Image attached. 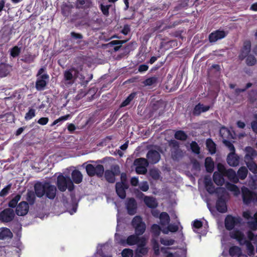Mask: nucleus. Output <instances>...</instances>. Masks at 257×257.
<instances>
[{"label": "nucleus", "mask_w": 257, "mask_h": 257, "mask_svg": "<svg viewBox=\"0 0 257 257\" xmlns=\"http://www.w3.org/2000/svg\"><path fill=\"white\" fill-rule=\"evenodd\" d=\"M70 117V114H67L62 116L60 117L59 118L56 119L53 121V122L51 124V126H53L55 125H57L58 126L61 125V124L65 120H67Z\"/></svg>", "instance_id": "obj_38"}, {"label": "nucleus", "mask_w": 257, "mask_h": 257, "mask_svg": "<svg viewBox=\"0 0 257 257\" xmlns=\"http://www.w3.org/2000/svg\"><path fill=\"white\" fill-rule=\"evenodd\" d=\"M21 195L20 194L16 195L9 202V206L11 208H15L16 207L18 202L20 200Z\"/></svg>", "instance_id": "obj_40"}, {"label": "nucleus", "mask_w": 257, "mask_h": 257, "mask_svg": "<svg viewBox=\"0 0 257 257\" xmlns=\"http://www.w3.org/2000/svg\"><path fill=\"white\" fill-rule=\"evenodd\" d=\"M193 227L194 228V231L197 233H199L198 231V229L200 228L202 226V222L198 220H195L193 223Z\"/></svg>", "instance_id": "obj_53"}, {"label": "nucleus", "mask_w": 257, "mask_h": 257, "mask_svg": "<svg viewBox=\"0 0 257 257\" xmlns=\"http://www.w3.org/2000/svg\"><path fill=\"white\" fill-rule=\"evenodd\" d=\"M167 228L162 229V232L164 234H168L169 232H175L178 231L179 227L178 225L176 224H168Z\"/></svg>", "instance_id": "obj_36"}, {"label": "nucleus", "mask_w": 257, "mask_h": 257, "mask_svg": "<svg viewBox=\"0 0 257 257\" xmlns=\"http://www.w3.org/2000/svg\"><path fill=\"white\" fill-rule=\"evenodd\" d=\"M146 244H138V247L136 249V257H142L148 252V248L145 247Z\"/></svg>", "instance_id": "obj_30"}, {"label": "nucleus", "mask_w": 257, "mask_h": 257, "mask_svg": "<svg viewBox=\"0 0 257 257\" xmlns=\"http://www.w3.org/2000/svg\"><path fill=\"white\" fill-rule=\"evenodd\" d=\"M122 257H132L133 256V251L129 248L124 249L121 252Z\"/></svg>", "instance_id": "obj_54"}, {"label": "nucleus", "mask_w": 257, "mask_h": 257, "mask_svg": "<svg viewBox=\"0 0 257 257\" xmlns=\"http://www.w3.org/2000/svg\"><path fill=\"white\" fill-rule=\"evenodd\" d=\"M217 168L218 170L217 172L224 176L225 172L227 171L224 166L221 163H218L217 164Z\"/></svg>", "instance_id": "obj_59"}, {"label": "nucleus", "mask_w": 257, "mask_h": 257, "mask_svg": "<svg viewBox=\"0 0 257 257\" xmlns=\"http://www.w3.org/2000/svg\"><path fill=\"white\" fill-rule=\"evenodd\" d=\"M229 253L231 257L239 256L241 254V250L239 247L233 246L229 248Z\"/></svg>", "instance_id": "obj_34"}, {"label": "nucleus", "mask_w": 257, "mask_h": 257, "mask_svg": "<svg viewBox=\"0 0 257 257\" xmlns=\"http://www.w3.org/2000/svg\"><path fill=\"white\" fill-rule=\"evenodd\" d=\"M35 196L32 191H29L27 194V200L30 204H33L35 202Z\"/></svg>", "instance_id": "obj_49"}, {"label": "nucleus", "mask_w": 257, "mask_h": 257, "mask_svg": "<svg viewBox=\"0 0 257 257\" xmlns=\"http://www.w3.org/2000/svg\"><path fill=\"white\" fill-rule=\"evenodd\" d=\"M247 235L249 240H246L244 235L240 231L233 230L230 233V236L236 239L241 245H246L247 253L248 255L251 256L254 254V247L250 242L256 245L257 252V234L254 235L251 231H248Z\"/></svg>", "instance_id": "obj_1"}, {"label": "nucleus", "mask_w": 257, "mask_h": 257, "mask_svg": "<svg viewBox=\"0 0 257 257\" xmlns=\"http://www.w3.org/2000/svg\"><path fill=\"white\" fill-rule=\"evenodd\" d=\"M11 187V185L9 184L6 186L4 188H3L1 191L0 192V196H6L9 192Z\"/></svg>", "instance_id": "obj_60"}, {"label": "nucleus", "mask_w": 257, "mask_h": 257, "mask_svg": "<svg viewBox=\"0 0 257 257\" xmlns=\"http://www.w3.org/2000/svg\"><path fill=\"white\" fill-rule=\"evenodd\" d=\"M209 109V106H204L203 104H198L195 106L194 109L193 113L196 115H198L201 112L208 110Z\"/></svg>", "instance_id": "obj_33"}, {"label": "nucleus", "mask_w": 257, "mask_h": 257, "mask_svg": "<svg viewBox=\"0 0 257 257\" xmlns=\"http://www.w3.org/2000/svg\"><path fill=\"white\" fill-rule=\"evenodd\" d=\"M12 237L13 234L9 228H2L0 229V239H5Z\"/></svg>", "instance_id": "obj_29"}, {"label": "nucleus", "mask_w": 257, "mask_h": 257, "mask_svg": "<svg viewBox=\"0 0 257 257\" xmlns=\"http://www.w3.org/2000/svg\"><path fill=\"white\" fill-rule=\"evenodd\" d=\"M158 77L156 76H153L146 79L143 83L145 86H152L158 82Z\"/></svg>", "instance_id": "obj_42"}, {"label": "nucleus", "mask_w": 257, "mask_h": 257, "mask_svg": "<svg viewBox=\"0 0 257 257\" xmlns=\"http://www.w3.org/2000/svg\"><path fill=\"white\" fill-rule=\"evenodd\" d=\"M160 224L162 226L168 225L170 222V216L166 212H162L160 216Z\"/></svg>", "instance_id": "obj_32"}, {"label": "nucleus", "mask_w": 257, "mask_h": 257, "mask_svg": "<svg viewBox=\"0 0 257 257\" xmlns=\"http://www.w3.org/2000/svg\"><path fill=\"white\" fill-rule=\"evenodd\" d=\"M139 187L142 191L144 192H146L148 190L149 188V186L147 181H144L140 184Z\"/></svg>", "instance_id": "obj_57"}, {"label": "nucleus", "mask_w": 257, "mask_h": 257, "mask_svg": "<svg viewBox=\"0 0 257 257\" xmlns=\"http://www.w3.org/2000/svg\"><path fill=\"white\" fill-rule=\"evenodd\" d=\"M71 177L73 181L76 184H79L82 182L83 178L81 172L77 170H75L72 171Z\"/></svg>", "instance_id": "obj_27"}, {"label": "nucleus", "mask_w": 257, "mask_h": 257, "mask_svg": "<svg viewBox=\"0 0 257 257\" xmlns=\"http://www.w3.org/2000/svg\"><path fill=\"white\" fill-rule=\"evenodd\" d=\"M35 56L31 54L26 55L21 59L22 61L27 63H31L34 62Z\"/></svg>", "instance_id": "obj_50"}, {"label": "nucleus", "mask_w": 257, "mask_h": 257, "mask_svg": "<svg viewBox=\"0 0 257 257\" xmlns=\"http://www.w3.org/2000/svg\"><path fill=\"white\" fill-rule=\"evenodd\" d=\"M172 158L174 160L178 159L183 156L182 151L179 149V143L175 140H172L169 142Z\"/></svg>", "instance_id": "obj_10"}, {"label": "nucleus", "mask_w": 257, "mask_h": 257, "mask_svg": "<svg viewBox=\"0 0 257 257\" xmlns=\"http://www.w3.org/2000/svg\"><path fill=\"white\" fill-rule=\"evenodd\" d=\"M57 185L59 190L62 192L65 191L67 189L72 191L74 188L73 182L68 176H64L62 175L58 176Z\"/></svg>", "instance_id": "obj_4"}, {"label": "nucleus", "mask_w": 257, "mask_h": 257, "mask_svg": "<svg viewBox=\"0 0 257 257\" xmlns=\"http://www.w3.org/2000/svg\"><path fill=\"white\" fill-rule=\"evenodd\" d=\"M247 173L248 170L247 168L244 166L241 167L237 171V176L238 178V179H245L247 175Z\"/></svg>", "instance_id": "obj_35"}, {"label": "nucleus", "mask_w": 257, "mask_h": 257, "mask_svg": "<svg viewBox=\"0 0 257 257\" xmlns=\"http://www.w3.org/2000/svg\"><path fill=\"white\" fill-rule=\"evenodd\" d=\"M241 221V218L239 216L233 217L231 215H228L225 220V227L228 230H231L234 226L240 224Z\"/></svg>", "instance_id": "obj_9"}, {"label": "nucleus", "mask_w": 257, "mask_h": 257, "mask_svg": "<svg viewBox=\"0 0 257 257\" xmlns=\"http://www.w3.org/2000/svg\"><path fill=\"white\" fill-rule=\"evenodd\" d=\"M35 110L33 108H30L28 112L25 114V119L26 120H30L35 117Z\"/></svg>", "instance_id": "obj_46"}, {"label": "nucleus", "mask_w": 257, "mask_h": 257, "mask_svg": "<svg viewBox=\"0 0 257 257\" xmlns=\"http://www.w3.org/2000/svg\"><path fill=\"white\" fill-rule=\"evenodd\" d=\"M148 162L151 164H156L158 163L161 158L159 153L155 150H150L147 155Z\"/></svg>", "instance_id": "obj_17"}, {"label": "nucleus", "mask_w": 257, "mask_h": 257, "mask_svg": "<svg viewBox=\"0 0 257 257\" xmlns=\"http://www.w3.org/2000/svg\"><path fill=\"white\" fill-rule=\"evenodd\" d=\"M146 239L144 237H139L136 235H131L128 236L126 239V243L129 245H133L136 244H146Z\"/></svg>", "instance_id": "obj_13"}, {"label": "nucleus", "mask_w": 257, "mask_h": 257, "mask_svg": "<svg viewBox=\"0 0 257 257\" xmlns=\"http://www.w3.org/2000/svg\"><path fill=\"white\" fill-rule=\"evenodd\" d=\"M223 143L229 149L230 152H235L234 147L230 142L224 140Z\"/></svg>", "instance_id": "obj_58"}, {"label": "nucleus", "mask_w": 257, "mask_h": 257, "mask_svg": "<svg viewBox=\"0 0 257 257\" xmlns=\"http://www.w3.org/2000/svg\"><path fill=\"white\" fill-rule=\"evenodd\" d=\"M35 191L38 197L45 195L47 198L53 199L56 196L57 189L55 186L49 183H38L35 185Z\"/></svg>", "instance_id": "obj_2"}, {"label": "nucleus", "mask_w": 257, "mask_h": 257, "mask_svg": "<svg viewBox=\"0 0 257 257\" xmlns=\"http://www.w3.org/2000/svg\"><path fill=\"white\" fill-rule=\"evenodd\" d=\"M224 176H226L230 181L234 183H237L239 182L237 174L235 171L232 169H227Z\"/></svg>", "instance_id": "obj_22"}, {"label": "nucleus", "mask_w": 257, "mask_h": 257, "mask_svg": "<svg viewBox=\"0 0 257 257\" xmlns=\"http://www.w3.org/2000/svg\"><path fill=\"white\" fill-rule=\"evenodd\" d=\"M256 62L255 57L252 55L247 56L246 63L247 65L252 66L254 65Z\"/></svg>", "instance_id": "obj_51"}, {"label": "nucleus", "mask_w": 257, "mask_h": 257, "mask_svg": "<svg viewBox=\"0 0 257 257\" xmlns=\"http://www.w3.org/2000/svg\"><path fill=\"white\" fill-rule=\"evenodd\" d=\"M227 33L224 31L217 30L211 33L209 36V40L210 42H215L217 41L224 38Z\"/></svg>", "instance_id": "obj_18"}, {"label": "nucleus", "mask_w": 257, "mask_h": 257, "mask_svg": "<svg viewBox=\"0 0 257 257\" xmlns=\"http://www.w3.org/2000/svg\"><path fill=\"white\" fill-rule=\"evenodd\" d=\"M79 70L75 67H71L64 72V83L66 86L72 85L79 77Z\"/></svg>", "instance_id": "obj_3"}, {"label": "nucleus", "mask_w": 257, "mask_h": 257, "mask_svg": "<svg viewBox=\"0 0 257 257\" xmlns=\"http://www.w3.org/2000/svg\"><path fill=\"white\" fill-rule=\"evenodd\" d=\"M135 96V93H132L122 102L120 105L121 107H124L127 105L131 101L134 99Z\"/></svg>", "instance_id": "obj_48"}, {"label": "nucleus", "mask_w": 257, "mask_h": 257, "mask_svg": "<svg viewBox=\"0 0 257 257\" xmlns=\"http://www.w3.org/2000/svg\"><path fill=\"white\" fill-rule=\"evenodd\" d=\"M239 157L235 152H230L227 156V162L231 167H236L239 164Z\"/></svg>", "instance_id": "obj_19"}, {"label": "nucleus", "mask_w": 257, "mask_h": 257, "mask_svg": "<svg viewBox=\"0 0 257 257\" xmlns=\"http://www.w3.org/2000/svg\"><path fill=\"white\" fill-rule=\"evenodd\" d=\"M205 165L207 172H211L213 171L214 169V163L211 158L207 157L206 158Z\"/></svg>", "instance_id": "obj_37"}, {"label": "nucleus", "mask_w": 257, "mask_h": 257, "mask_svg": "<svg viewBox=\"0 0 257 257\" xmlns=\"http://www.w3.org/2000/svg\"><path fill=\"white\" fill-rule=\"evenodd\" d=\"M104 174L105 177L108 182L113 183L115 181V174L112 171L106 170Z\"/></svg>", "instance_id": "obj_41"}, {"label": "nucleus", "mask_w": 257, "mask_h": 257, "mask_svg": "<svg viewBox=\"0 0 257 257\" xmlns=\"http://www.w3.org/2000/svg\"><path fill=\"white\" fill-rule=\"evenodd\" d=\"M243 200L244 203L248 204L251 202L257 201V195H256L245 187L241 188Z\"/></svg>", "instance_id": "obj_11"}, {"label": "nucleus", "mask_w": 257, "mask_h": 257, "mask_svg": "<svg viewBox=\"0 0 257 257\" xmlns=\"http://www.w3.org/2000/svg\"><path fill=\"white\" fill-rule=\"evenodd\" d=\"M245 151L246 153L244 156L245 162H253V160L257 156V152L250 147H246Z\"/></svg>", "instance_id": "obj_20"}, {"label": "nucleus", "mask_w": 257, "mask_h": 257, "mask_svg": "<svg viewBox=\"0 0 257 257\" xmlns=\"http://www.w3.org/2000/svg\"><path fill=\"white\" fill-rule=\"evenodd\" d=\"M226 190V187H219L216 189V192L217 194L218 199H224L229 196V194Z\"/></svg>", "instance_id": "obj_31"}, {"label": "nucleus", "mask_w": 257, "mask_h": 257, "mask_svg": "<svg viewBox=\"0 0 257 257\" xmlns=\"http://www.w3.org/2000/svg\"><path fill=\"white\" fill-rule=\"evenodd\" d=\"M226 189L232 192L234 196H238L240 194L239 188L235 185L229 182H226L225 184Z\"/></svg>", "instance_id": "obj_25"}, {"label": "nucleus", "mask_w": 257, "mask_h": 257, "mask_svg": "<svg viewBox=\"0 0 257 257\" xmlns=\"http://www.w3.org/2000/svg\"><path fill=\"white\" fill-rule=\"evenodd\" d=\"M150 176L154 179H158L160 177V172L158 169H152L150 171Z\"/></svg>", "instance_id": "obj_52"}, {"label": "nucleus", "mask_w": 257, "mask_h": 257, "mask_svg": "<svg viewBox=\"0 0 257 257\" xmlns=\"http://www.w3.org/2000/svg\"><path fill=\"white\" fill-rule=\"evenodd\" d=\"M216 208L221 213H224L227 211V206L224 199H218L216 203Z\"/></svg>", "instance_id": "obj_28"}, {"label": "nucleus", "mask_w": 257, "mask_h": 257, "mask_svg": "<svg viewBox=\"0 0 257 257\" xmlns=\"http://www.w3.org/2000/svg\"><path fill=\"white\" fill-rule=\"evenodd\" d=\"M86 172L89 176L101 177L104 173V168L100 164H88L85 167Z\"/></svg>", "instance_id": "obj_6"}, {"label": "nucleus", "mask_w": 257, "mask_h": 257, "mask_svg": "<svg viewBox=\"0 0 257 257\" xmlns=\"http://www.w3.org/2000/svg\"><path fill=\"white\" fill-rule=\"evenodd\" d=\"M144 201L145 204L149 208H156L158 206V203L156 199L150 196H145Z\"/></svg>", "instance_id": "obj_24"}, {"label": "nucleus", "mask_w": 257, "mask_h": 257, "mask_svg": "<svg viewBox=\"0 0 257 257\" xmlns=\"http://www.w3.org/2000/svg\"><path fill=\"white\" fill-rule=\"evenodd\" d=\"M126 209L128 213L130 215H134L136 212L137 205L136 200L133 198H130L126 203Z\"/></svg>", "instance_id": "obj_21"}, {"label": "nucleus", "mask_w": 257, "mask_h": 257, "mask_svg": "<svg viewBox=\"0 0 257 257\" xmlns=\"http://www.w3.org/2000/svg\"><path fill=\"white\" fill-rule=\"evenodd\" d=\"M148 164V160L145 158H141L135 160L134 165L136 166V172L140 174H145L147 172Z\"/></svg>", "instance_id": "obj_8"}, {"label": "nucleus", "mask_w": 257, "mask_h": 257, "mask_svg": "<svg viewBox=\"0 0 257 257\" xmlns=\"http://www.w3.org/2000/svg\"><path fill=\"white\" fill-rule=\"evenodd\" d=\"M49 76L47 74H43L39 76L36 82V88L38 90H42L47 84Z\"/></svg>", "instance_id": "obj_16"}, {"label": "nucleus", "mask_w": 257, "mask_h": 257, "mask_svg": "<svg viewBox=\"0 0 257 257\" xmlns=\"http://www.w3.org/2000/svg\"><path fill=\"white\" fill-rule=\"evenodd\" d=\"M242 216L247 221V225L251 230H257V212L252 216L250 211L246 210L243 212Z\"/></svg>", "instance_id": "obj_5"}, {"label": "nucleus", "mask_w": 257, "mask_h": 257, "mask_svg": "<svg viewBox=\"0 0 257 257\" xmlns=\"http://www.w3.org/2000/svg\"><path fill=\"white\" fill-rule=\"evenodd\" d=\"M224 176L223 174L215 171L213 176V179L214 183L218 186H222L224 183Z\"/></svg>", "instance_id": "obj_26"}, {"label": "nucleus", "mask_w": 257, "mask_h": 257, "mask_svg": "<svg viewBox=\"0 0 257 257\" xmlns=\"http://www.w3.org/2000/svg\"><path fill=\"white\" fill-rule=\"evenodd\" d=\"M190 147H191L192 151L194 153H195L197 154H198L199 153L200 148H199L198 144L196 142H192L191 143V144H190Z\"/></svg>", "instance_id": "obj_56"}, {"label": "nucleus", "mask_w": 257, "mask_h": 257, "mask_svg": "<svg viewBox=\"0 0 257 257\" xmlns=\"http://www.w3.org/2000/svg\"><path fill=\"white\" fill-rule=\"evenodd\" d=\"M151 230L156 236L160 234L161 228L159 225L157 224H153L151 227Z\"/></svg>", "instance_id": "obj_55"}, {"label": "nucleus", "mask_w": 257, "mask_h": 257, "mask_svg": "<svg viewBox=\"0 0 257 257\" xmlns=\"http://www.w3.org/2000/svg\"><path fill=\"white\" fill-rule=\"evenodd\" d=\"M251 43L249 41H245L243 44V48L241 51L239 57L241 59H244L248 56L250 51Z\"/></svg>", "instance_id": "obj_23"}, {"label": "nucleus", "mask_w": 257, "mask_h": 257, "mask_svg": "<svg viewBox=\"0 0 257 257\" xmlns=\"http://www.w3.org/2000/svg\"><path fill=\"white\" fill-rule=\"evenodd\" d=\"M247 167L253 173H257V165L253 162L245 163Z\"/></svg>", "instance_id": "obj_47"}, {"label": "nucleus", "mask_w": 257, "mask_h": 257, "mask_svg": "<svg viewBox=\"0 0 257 257\" xmlns=\"http://www.w3.org/2000/svg\"><path fill=\"white\" fill-rule=\"evenodd\" d=\"M100 9L102 12V13L105 16H108L109 14V6H104L102 4L100 5Z\"/></svg>", "instance_id": "obj_62"}, {"label": "nucleus", "mask_w": 257, "mask_h": 257, "mask_svg": "<svg viewBox=\"0 0 257 257\" xmlns=\"http://www.w3.org/2000/svg\"><path fill=\"white\" fill-rule=\"evenodd\" d=\"M255 120L251 123V127L253 131L257 134V116H255Z\"/></svg>", "instance_id": "obj_64"}, {"label": "nucleus", "mask_w": 257, "mask_h": 257, "mask_svg": "<svg viewBox=\"0 0 257 257\" xmlns=\"http://www.w3.org/2000/svg\"><path fill=\"white\" fill-rule=\"evenodd\" d=\"M123 175H121L122 179ZM116 192L119 197L121 198H124L125 197V190L127 188V185L125 181L122 180L121 182H117L115 186Z\"/></svg>", "instance_id": "obj_14"}, {"label": "nucleus", "mask_w": 257, "mask_h": 257, "mask_svg": "<svg viewBox=\"0 0 257 257\" xmlns=\"http://www.w3.org/2000/svg\"><path fill=\"white\" fill-rule=\"evenodd\" d=\"M132 225L135 229V233L137 235L143 234L146 230V224L139 216H135L132 222Z\"/></svg>", "instance_id": "obj_7"}, {"label": "nucleus", "mask_w": 257, "mask_h": 257, "mask_svg": "<svg viewBox=\"0 0 257 257\" xmlns=\"http://www.w3.org/2000/svg\"><path fill=\"white\" fill-rule=\"evenodd\" d=\"M77 5H79V7H85L89 6L90 4V0H77Z\"/></svg>", "instance_id": "obj_61"}, {"label": "nucleus", "mask_w": 257, "mask_h": 257, "mask_svg": "<svg viewBox=\"0 0 257 257\" xmlns=\"http://www.w3.org/2000/svg\"><path fill=\"white\" fill-rule=\"evenodd\" d=\"M15 215L13 209L11 208L5 209L0 213V220L4 222H10L14 219Z\"/></svg>", "instance_id": "obj_12"}, {"label": "nucleus", "mask_w": 257, "mask_h": 257, "mask_svg": "<svg viewBox=\"0 0 257 257\" xmlns=\"http://www.w3.org/2000/svg\"><path fill=\"white\" fill-rule=\"evenodd\" d=\"M10 55L13 58L16 57L19 55L21 52V48L16 46L10 49Z\"/></svg>", "instance_id": "obj_44"}, {"label": "nucleus", "mask_w": 257, "mask_h": 257, "mask_svg": "<svg viewBox=\"0 0 257 257\" xmlns=\"http://www.w3.org/2000/svg\"><path fill=\"white\" fill-rule=\"evenodd\" d=\"M29 209V204L25 201H22L17 205L16 213L19 216H24L28 213Z\"/></svg>", "instance_id": "obj_15"}, {"label": "nucleus", "mask_w": 257, "mask_h": 257, "mask_svg": "<svg viewBox=\"0 0 257 257\" xmlns=\"http://www.w3.org/2000/svg\"><path fill=\"white\" fill-rule=\"evenodd\" d=\"M206 146L209 152L211 154H214L216 152V146L214 143L210 139L206 141Z\"/></svg>", "instance_id": "obj_39"}, {"label": "nucleus", "mask_w": 257, "mask_h": 257, "mask_svg": "<svg viewBox=\"0 0 257 257\" xmlns=\"http://www.w3.org/2000/svg\"><path fill=\"white\" fill-rule=\"evenodd\" d=\"M153 243V249L154 250V252L156 254H158L159 253V245L158 243L155 240H152Z\"/></svg>", "instance_id": "obj_63"}, {"label": "nucleus", "mask_w": 257, "mask_h": 257, "mask_svg": "<svg viewBox=\"0 0 257 257\" xmlns=\"http://www.w3.org/2000/svg\"><path fill=\"white\" fill-rule=\"evenodd\" d=\"M187 135L182 131H179L176 132L175 138L177 140L184 141L187 139Z\"/></svg>", "instance_id": "obj_43"}, {"label": "nucleus", "mask_w": 257, "mask_h": 257, "mask_svg": "<svg viewBox=\"0 0 257 257\" xmlns=\"http://www.w3.org/2000/svg\"><path fill=\"white\" fill-rule=\"evenodd\" d=\"M160 242L163 245L166 246H170L173 245L174 243L175 240L173 239H170L168 238H161L160 239Z\"/></svg>", "instance_id": "obj_45"}]
</instances>
